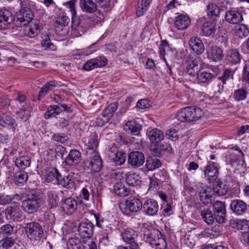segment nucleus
<instances>
[{"label":"nucleus","mask_w":249,"mask_h":249,"mask_svg":"<svg viewBox=\"0 0 249 249\" xmlns=\"http://www.w3.org/2000/svg\"><path fill=\"white\" fill-rule=\"evenodd\" d=\"M143 238L156 249H166L167 248L165 236L159 231H144Z\"/></svg>","instance_id":"nucleus-1"},{"label":"nucleus","mask_w":249,"mask_h":249,"mask_svg":"<svg viewBox=\"0 0 249 249\" xmlns=\"http://www.w3.org/2000/svg\"><path fill=\"white\" fill-rule=\"evenodd\" d=\"M41 198L38 193L32 191L26 195V198L22 201V208L29 214L37 212L40 206Z\"/></svg>","instance_id":"nucleus-2"},{"label":"nucleus","mask_w":249,"mask_h":249,"mask_svg":"<svg viewBox=\"0 0 249 249\" xmlns=\"http://www.w3.org/2000/svg\"><path fill=\"white\" fill-rule=\"evenodd\" d=\"M202 114L200 108L187 107L178 111L176 118L181 122H195L198 120L201 117Z\"/></svg>","instance_id":"nucleus-3"},{"label":"nucleus","mask_w":249,"mask_h":249,"mask_svg":"<svg viewBox=\"0 0 249 249\" xmlns=\"http://www.w3.org/2000/svg\"><path fill=\"white\" fill-rule=\"evenodd\" d=\"M142 203L140 198L131 196L126 199L124 203H121L119 207L124 214L128 215L130 213L140 212L142 209Z\"/></svg>","instance_id":"nucleus-4"},{"label":"nucleus","mask_w":249,"mask_h":249,"mask_svg":"<svg viewBox=\"0 0 249 249\" xmlns=\"http://www.w3.org/2000/svg\"><path fill=\"white\" fill-rule=\"evenodd\" d=\"M94 216L96 226L102 229V237L100 239V242L103 241L105 244H107L109 242L108 235L112 232L113 224L100 214H95Z\"/></svg>","instance_id":"nucleus-5"},{"label":"nucleus","mask_w":249,"mask_h":249,"mask_svg":"<svg viewBox=\"0 0 249 249\" xmlns=\"http://www.w3.org/2000/svg\"><path fill=\"white\" fill-rule=\"evenodd\" d=\"M25 231L28 238L36 242L40 241L43 235L42 228L37 222H32L26 224Z\"/></svg>","instance_id":"nucleus-6"},{"label":"nucleus","mask_w":249,"mask_h":249,"mask_svg":"<svg viewBox=\"0 0 249 249\" xmlns=\"http://www.w3.org/2000/svg\"><path fill=\"white\" fill-rule=\"evenodd\" d=\"M83 166L85 170H89L91 174H95L102 170L103 160L100 155L95 152L93 155L84 161Z\"/></svg>","instance_id":"nucleus-7"},{"label":"nucleus","mask_w":249,"mask_h":249,"mask_svg":"<svg viewBox=\"0 0 249 249\" xmlns=\"http://www.w3.org/2000/svg\"><path fill=\"white\" fill-rule=\"evenodd\" d=\"M213 214L215 221L220 224L226 222L227 211L225 202L216 201L213 205Z\"/></svg>","instance_id":"nucleus-8"},{"label":"nucleus","mask_w":249,"mask_h":249,"mask_svg":"<svg viewBox=\"0 0 249 249\" xmlns=\"http://www.w3.org/2000/svg\"><path fill=\"white\" fill-rule=\"evenodd\" d=\"M200 58L198 57L190 56L187 60L186 73L190 75L192 78L190 80L193 81L196 76L200 71L198 64L200 63Z\"/></svg>","instance_id":"nucleus-9"},{"label":"nucleus","mask_w":249,"mask_h":249,"mask_svg":"<svg viewBox=\"0 0 249 249\" xmlns=\"http://www.w3.org/2000/svg\"><path fill=\"white\" fill-rule=\"evenodd\" d=\"M34 18V14L31 9L28 7L21 8L17 13V22L19 26H26L31 22Z\"/></svg>","instance_id":"nucleus-10"},{"label":"nucleus","mask_w":249,"mask_h":249,"mask_svg":"<svg viewBox=\"0 0 249 249\" xmlns=\"http://www.w3.org/2000/svg\"><path fill=\"white\" fill-rule=\"evenodd\" d=\"M70 108L65 104L49 106L43 116L45 119H50L59 115L62 111L69 112Z\"/></svg>","instance_id":"nucleus-11"},{"label":"nucleus","mask_w":249,"mask_h":249,"mask_svg":"<svg viewBox=\"0 0 249 249\" xmlns=\"http://www.w3.org/2000/svg\"><path fill=\"white\" fill-rule=\"evenodd\" d=\"M145 161V157L143 153L138 151L131 152L127 159L128 164L134 168L142 166Z\"/></svg>","instance_id":"nucleus-12"},{"label":"nucleus","mask_w":249,"mask_h":249,"mask_svg":"<svg viewBox=\"0 0 249 249\" xmlns=\"http://www.w3.org/2000/svg\"><path fill=\"white\" fill-rule=\"evenodd\" d=\"M94 226L91 222H81L77 229L78 234L83 239H89L93 234Z\"/></svg>","instance_id":"nucleus-13"},{"label":"nucleus","mask_w":249,"mask_h":249,"mask_svg":"<svg viewBox=\"0 0 249 249\" xmlns=\"http://www.w3.org/2000/svg\"><path fill=\"white\" fill-rule=\"evenodd\" d=\"M107 59L104 56H99L91 59L86 62L83 66V69L87 71H91L96 68H101L106 66Z\"/></svg>","instance_id":"nucleus-14"},{"label":"nucleus","mask_w":249,"mask_h":249,"mask_svg":"<svg viewBox=\"0 0 249 249\" xmlns=\"http://www.w3.org/2000/svg\"><path fill=\"white\" fill-rule=\"evenodd\" d=\"M220 26L216 23V21H210L205 22L201 27V31L203 36L207 37H213L215 32L220 29Z\"/></svg>","instance_id":"nucleus-15"},{"label":"nucleus","mask_w":249,"mask_h":249,"mask_svg":"<svg viewBox=\"0 0 249 249\" xmlns=\"http://www.w3.org/2000/svg\"><path fill=\"white\" fill-rule=\"evenodd\" d=\"M142 208L145 214L154 216L157 214L159 206L157 201L152 198H148L142 203Z\"/></svg>","instance_id":"nucleus-16"},{"label":"nucleus","mask_w":249,"mask_h":249,"mask_svg":"<svg viewBox=\"0 0 249 249\" xmlns=\"http://www.w3.org/2000/svg\"><path fill=\"white\" fill-rule=\"evenodd\" d=\"M206 53L207 58L210 61L218 62L224 57L222 50L216 45L212 46L208 48Z\"/></svg>","instance_id":"nucleus-17"},{"label":"nucleus","mask_w":249,"mask_h":249,"mask_svg":"<svg viewBox=\"0 0 249 249\" xmlns=\"http://www.w3.org/2000/svg\"><path fill=\"white\" fill-rule=\"evenodd\" d=\"M81 160V152L75 149H71L68 156L65 159V164L70 166H75L78 165Z\"/></svg>","instance_id":"nucleus-18"},{"label":"nucleus","mask_w":249,"mask_h":249,"mask_svg":"<svg viewBox=\"0 0 249 249\" xmlns=\"http://www.w3.org/2000/svg\"><path fill=\"white\" fill-rule=\"evenodd\" d=\"M225 18L230 24H236L241 22L243 20L242 12L238 10H230L225 13Z\"/></svg>","instance_id":"nucleus-19"},{"label":"nucleus","mask_w":249,"mask_h":249,"mask_svg":"<svg viewBox=\"0 0 249 249\" xmlns=\"http://www.w3.org/2000/svg\"><path fill=\"white\" fill-rule=\"evenodd\" d=\"M0 125L2 127L6 128L15 132L18 124L16 120L13 117L4 113H0Z\"/></svg>","instance_id":"nucleus-20"},{"label":"nucleus","mask_w":249,"mask_h":249,"mask_svg":"<svg viewBox=\"0 0 249 249\" xmlns=\"http://www.w3.org/2000/svg\"><path fill=\"white\" fill-rule=\"evenodd\" d=\"M219 165L214 162H210L205 167L204 174L205 177L207 178L210 182L214 181L218 175Z\"/></svg>","instance_id":"nucleus-21"},{"label":"nucleus","mask_w":249,"mask_h":249,"mask_svg":"<svg viewBox=\"0 0 249 249\" xmlns=\"http://www.w3.org/2000/svg\"><path fill=\"white\" fill-rule=\"evenodd\" d=\"M197 191L199 194V200L206 205L212 203V191L210 188L207 186H200Z\"/></svg>","instance_id":"nucleus-22"},{"label":"nucleus","mask_w":249,"mask_h":249,"mask_svg":"<svg viewBox=\"0 0 249 249\" xmlns=\"http://www.w3.org/2000/svg\"><path fill=\"white\" fill-rule=\"evenodd\" d=\"M231 211L236 215H241L246 213L248 208L246 203L241 199H234L230 204Z\"/></svg>","instance_id":"nucleus-23"},{"label":"nucleus","mask_w":249,"mask_h":249,"mask_svg":"<svg viewBox=\"0 0 249 249\" xmlns=\"http://www.w3.org/2000/svg\"><path fill=\"white\" fill-rule=\"evenodd\" d=\"M121 237L123 241L129 245L139 247L136 241L137 234L135 231L131 229H126L124 230L121 233Z\"/></svg>","instance_id":"nucleus-24"},{"label":"nucleus","mask_w":249,"mask_h":249,"mask_svg":"<svg viewBox=\"0 0 249 249\" xmlns=\"http://www.w3.org/2000/svg\"><path fill=\"white\" fill-rule=\"evenodd\" d=\"M79 5L81 11L86 14H92L98 10L97 3L93 0H79Z\"/></svg>","instance_id":"nucleus-25"},{"label":"nucleus","mask_w":249,"mask_h":249,"mask_svg":"<svg viewBox=\"0 0 249 249\" xmlns=\"http://www.w3.org/2000/svg\"><path fill=\"white\" fill-rule=\"evenodd\" d=\"M206 11L207 16L211 20L217 21L220 17V7L215 3L209 2L207 5Z\"/></svg>","instance_id":"nucleus-26"},{"label":"nucleus","mask_w":249,"mask_h":249,"mask_svg":"<svg viewBox=\"0 0 249 249\" xmlns=\"http://www.w3.org/2000/svg\"><path fill=\"white\" fill-rule=\"evenodd\" d=\"M174 24L178 30H185L190 25L191 19L186 15L180 14L176 17Z\"/></svg>","instance_id":"nucleus-27"},{"label":"nucleus","mask_w":249,"mask_h":249,"mask_svg":"<svg viewBox=\"0 0 249 249\" xmlns=\"http://www.w3.org/2000/svg\"><path fill=\"white\" fill-rule=\"evenodd\" d=\"M189 44L192 50L196 54H201L204 52V45L199 38L192 37L189 41Z\"/></svg>","instance_id":"nucleus-28"},{"label":"nucleus","mask_w":249,"mask_h":249,"mask_svg":"<svg viewBox=\"0 0 249 249\" xmlns=\"http://www.w3.org/2000/svg\"><path fill=\"white\" fill-rule=\"evenodd\" d=\"M241 55L236 49H231L228 51L226 55L227 64L230 65H235L241 61Z\"/></svg>","instance_id":"nucleus-29"},{"label":"nucleus","mask_w":249,"mask_h":249,"mask_svg":"<svg viewBox=\"0 0 249 249\" xmlns=\"http://www.w3.org/2000/svg\"><path fill=\"white\" fill-rule=\"evenodd\" d=\"M214 77V75L212 73L207 71H199L193 81L199 84H208Z\"/></svg>","instance_id":"nucleus-30"},{"label":"nucleus","mask_w":249,"mask_h":249,"mask_svg":"<svg viewBox=\"0 0 249 249\" xmlns=\"http://www.w3.org/2000/svg\"><path fill=\"white\" fill-rule=\"evenodd\" d=\"M171 150L172 147L170 144L166 142L160 143L159 142L156 143V144L151 147L152 153L156 157L160 156L165 151L170 152Z\"/></svg>","instance_id":"nucleus-31"},{"label":"nucleus","mask_w":249,"mask_h":249,"mask_svg":"<svg viewBox=\"0 0 249 249\" xmlns=\"http://www.w3.org/2000/svg\"><path fill=\"white\" fill-rule=\"evenodd\" d=\"M77 203L76 200L71 197L67 198L62 204V209L68 214L73 213L76 209Z\"/></svg>","instance_id":"nucleus-32"},{"label":"nucleus","mask_w":249,"mask_h":249,"mask_svg":"<svg viewBox=\"0 0 249 249\" xmlns=\"http://www.w3.org/2000/svg\"><path fill=\"white\" fill-rule=\"evenodd\" d=\"M142 129V125L138 122L129 121L124 126V130L132 135H138Z\"/></svg>","instance_id":"nucleus-33"},{"label":"nucleus","mask_w":249,"mask_h":249,"mask_svg":"<svg viewBox=\"0 0 249 249\" xmlns=\"http://www.w3.org/2000/svg\"><path fill=\"white\" fill-rule=\"evenodd\" d=\"M32 110L31 102H26L25 105L21 106L18 110L16 112L20 119L23 121H27L31 117V112Z\"/></svg>","instance_id":"nucleus-34"},{"label":"nucleus","mask_w":249,"mask_h":249,"mask_svg":"<svg viewBox=\"0 0 249 249\" xmlns=\"http://www.w3.org/2000/svg\"><path fill=\"white\" fill-rule=\"evenodd\" d=\"M118 108V103L114 102L108 105L103 111V123H107L114 115Z\"/></svg>","instance_id":"nucleus-35"},{"label":"nucleus","mask_w":249,"mask_h":249,"mask_svg":"<svg viewBox=\"0 0 249 249\" xmlns=\"http://www.w3.org/2000/svg\"><path fill=\"white\" fill-rule=\"evenodd\" d=\"M28 178L27 173L23 171L19 170L17 171L14 175L13 180L15 184L19 187L23 186Z\"/></svg>","instance_id":"nucleus-36"},{"label":"nucleus","mask_w":249,"mask_h":249,"mask_svg":"<svg viewBox=\"0 0 249 249\" xmlns=\"http://www.w3.org/2000/svg\"><path fill=\"white\" fill-rule=\"evenodd\" d=\"M13 20V17L10 11L5 9L0 10V29L10 24Z\"/></svg>","instance_id":"nucleus-37"},{"label":"nucleus","mask_w":249,"mask_h":249,"mask_svg":"<svg viewBox=\"0 0 249 249\" xmlns=\"http://www.w3.org/2000/svg\"><path fill=\"white\" fill-rule=\"evenodd\" d=\"M5 215L8 220L17 221L21 216V212L17 207H8L5 211Z\"/></svg>","instance_id":"nucleus-38"},{"label":"nucleus","mask_w":249,"mask_h":249,"mask_svg":"<svg viewBox=\"0 0 249 249\" xmlns=\"http://www.w3.org/2000/svg\"><path fill=\"white\" fill-rule=\"evenodd\" d=\"M57 183L64 187L71 189H75L74 178L70 175L60 177Z\"/></svg>","instance_id":"nucleus-39"},{"label":"nucleus","mask_w":249,"mask_h":249,"mask_svg":"<svg viewBox=\"0 0 249 249\" xmlns=\"http://www.w3.org/2000/svg\"><path fill=\"white\" fill-rule=\"evenodd\" d=\"M113 192L115 195L120 197H125L128 195L130 190L125 186L121 182H118L114 184L113 188Z\"/></svg>","instance_id":"nucleus-40"},{"label":"nucleus","mask_w":249,"mask_h":249,"mask_svg":"<svg viewBox=\"0 0 249 249\" xmlns=\"http://www.w3.org/2000/svg\"><path fill=\"white\" fill-rule=\"evenodd\" d=\"M141 178L138 174L128 172L125 175V181L129 185L133 186L140 185L142 182Z\"/></svg>","instance_id":"nucleus-41"},{"label":"nucleus","mask_w":249,"mask_h":249,"mask_svg":"<svg viewBox=\"0 0 249 249\" xmlns=\"http://www.w3.org/2000/svg\"><path fill=\"white\" fill-rule=\"evenodd\" d=\"M109 160L116 165H122L125 161L126 155L124 152L121 150L116 154H111Z\"/></svg>","instance_id":"nucleus-42"},{"label":"nucleus","mask_w":249,"mask_h":249,"mask_svg":"<svg viewBox=\"0 0 249 249\" xmlns=\"http://www.w3.org/2000/svg\"><path fill=\"white\" fill-rule=\"evenodd\" d=\"M148 136L151 142L157 143L160 142L164 139V134L162 131L158 128H154L148 133Z\"/></svg>","instance_id":"nucleus-43"},{"label":"nucleus","mask_w":249,"mask_h":249,"mask_svg":"<svg viewBox=\"0 0 249 249\" xmlns=\"http://www.w3.org/2000/svg\"><path fill=\"white\" fill-rule=\"evenodd\" d=\"M99 140L98 134L94 132L92 133L89 136V142L86 144L87 149L92 150L94 153L98 146Z\"/></svg>","instance_id":"nucleus-44"},{"label":"nucleus","mask_w":249,"mask_h":249,"mask_svg":"<svg viewBox=\"0 0 249 249\" xmlns=\"http://www.w3.org/2000/svg\"><path fill=\"white\" fill-rule=\"evenodd\" d=\"M200 215L203 220L207 224H213L215 220L214 215L209 208L202 210L200 213Z\"/></svg>","instance_id":"nucleus-45"},{"label":"nucleus","mask_w":249,"mask_h":249,"mask_svg":"<svg viewBox=\"0 0 249 249\" xmlns=\"http://www.w3.org/2000/svg\"><path fill=\"white\" fill-rule=\"evenodd\" d=\"M15 164L18 168L24 170L30 166L31 160L28 156H19L17 158L15 161Z\"/></svg>","instance_id":"nucleus-46"},{"label":"nucleus","mask_w":249,"mask_h":249,"mask_svg":"<svg viewBox=\"0 0 249 249\" xmlns=\"http://www.w3.org/2000/svg\"><path fill=\"white\" fill-rule=\"evenodd\" d=\"M248 94L249 92L246 89L240 88L234 91L232 97L234 101L239 102L245 101L247 98Z\"/></svg>","instance_id":"nucleus-47"},{"label":"nucleus","mask_w":249,"mask_h":249,"mask_svg":"<svg viewBox=\"0 0 249 249\" xmlns=\"http://www.w3.org/2000/svg\"><path fill=\"white\" fill-rule=\"evenodd\" d=\"M152 0H138L136 14L138 17L143 16L148 9Z\"/></svg>","instance_id":"nucleus-48"},{"label":"nucleus","mask_w":249,"mask_h":249,"mask_svg":"<svg viewBox=\"0 0 249 249\" xmlns=\"http://www.w3.org/2000/svg\"><path fill=\"white\" fill-rule=\"evenodd\" d=\"M234 72V71L229 68L226 69L223 71L222 75L218 78V79L221 81L223 84L221 89L223 88V85L226 84L227 81L233 79Z\"/></svg>","instance_id":"nucleus-49"},{"label":"nucleus","mask_w":249,"mask_h":249,"mask_svg":"<svg viewBox=\"0 0 249 249\" xmlns=\"http://www.w3.org/2000/svg\"><path fill=\"white\" fill-rule=\"evenodd\" d=\"M48 203L49 207L52 209L57 206L59 198L56 193L53 190L49 191L47 193Z\"/></svg>","instance_id":"nucleus-50"},{"label":"nucleus","mask_w":249,"mask_h":249,"mask_svg":"<svg viewBox=\"0 0 249 249\" xmlns=\"http://www.w3.org/2000/svg\"><path fill=\"white\" fill-rule=\"evenodd\" d=\"M161 166V162L157 158L150 157L147 159L145 166L147 170L153 171L160 167Z\"/></svg>","instance_id":"nucleus-51"},{"label":"nucleus","mask_w":249,"mask_h":249,"mask_svg":"<svg viewBox=\"0 0 249 249\" xmlns=\"http://www.w3.org/2000/svg\"><path fill=\"white\" fill-rule=\"evenodd\" d=\"M228 187L225 184L221 182H217L213 185V192L218 196H222L226 194Z\"/></svg>","instance_id":"nucleus-52"},{"label":"nucleus","mask_w":249,"mask_h":249,"mask_svg":"<svg viewBox=\"0 0 249 249\" xmlns=\"http://www.w3.org/2000/svg\"><path fill=\"white\" fill-rule=\"evenodd\" d=\"M70 19L68 17L63 16L57 18L54 24L56 32L62 31L69 23Z\"/></svg>","instance_id":"nucleus-53"},{"label":"nucleus","mask_w":249,"mask_h":249,"mask_svg":"<svg viewBox=\"0 0 249 249\" xmlns=\"http://www.w3.org/2000/svg\"><path fill=\"white\" fill-rule=\"evenodd\" d=\"M58 82L55 80H51L47 82L41 89L39 93V96H44L49 91L56 87Z\"/></svg>","instance_id":"nucleus-54"},{"label":"nucleus","mask_w":249,"mask_h":249,"mask_svg":"<svg viewBox=\"0 0 249 249\" xmlns=\"http://www.w3.org/2000/svg\"><path fill=\"white\" fill-rule=\"evenodd\" d=\"M39 33L38 24L35 23L33 26L26 27L24 29L25 35L29 37H34L37 35Z\"/></svg>","instance_id":"nucleus-55"},{"label":"nucleus","mask_w":249,"mask_h":249,"mask_svg":"<svg viewBox=\"0 0 249 249\" xmlns=\"http://www.w3.org/2000/svg\"><path fill=\"white\" fill-rule=\"evenodd\" d=\"M236 34L240 37H245L249 34V29L245 24H240L236 27Z\"/></svg>","instance_id":"nucleus-56"},{"label":"nucleus","mask_w":249,"mask_h":249,"mask_svg":"<svg viewBox=\"0 0 249 249\" xmlns=\"http://www.w3.org/2000/svg\"><path fill=\"white\" fill-rule=\"evenodd\" d=\"M238 230L241 231L243 236L246 233H249V221L243 220L237 223Z\"/></svg>","instance_id":"nucleus-57"},{"label":"nucleus","mask_w":249,"mask_h":249,"mask_svg":"<svg viewBox=\"0 0 249 249\" xmlns=\"http://www.w3.org/2000/svg\"><path fill=\"white\" fill-rule=\"evenodd\" d=\"M41 44L42 47H43L44 49H53L54 45L51 42L48 35H45L42 36V40Z\"/></svg>","instance_id":"nucleus-58"},{"label":"nucleus","mask_w":249,"mask_h":249,"mask_svg":"<svg viewBox=\"0 0 249 249\" xmlns=\"http://www.w3.org/2000/svg\"><path fill=\"white\" fill-rule=\"evenodd\" d=\"M61 176V174L56 168H53L49 172L48 179L50 181L55 180V181L58 182Z\"/></svg>","instance_id":"nucleus-59"},{"label":"nucleus","mask_w":249,"mask_h":249,"mask_svg":"<svg viewBox=\"0 0 249 249\" xmlns=\"http://www.w3.org/2000/svg\"><path fill=\"white\" fill-rule=\"evenodd\" d=\"M159 49L160 57H163L167 52L170 50L171 48L167 41L165 40L161 41Z\"/></svg>","instance_id":"nucleus-60"},{"label":"nucleus","mask_w":249,"mask_h":249,"mask_svg":"<svg viewBox=\"0 0 249 249\" xmlns=\"http://www.w3.org/2000/svg\"><path fill=\"white\" fill-rule=\"evenodd\" d=\"M242 79L244 84H249V63L245 64L244 66Z\"/></svg>","instance_id":"nucleus-61"},{"label":"nucleus","mask_w":249,"mask_h":249,"mask_svg":"<svg viewBox=\"0 0 249 249\" xmlns=\"http://www.w3.org/2000/svg\"><path fill=\"white\" fill-rule=\"evenodd\" d=\"M14 241L11 237L2 239L0 241V246L4 249H8L14 245Z\"/></svg>","instance_id":"nucleus-62"},{"label":"nucleus","mask_w":249,"mask_h":249,"mask_svg":"<svg viewBox=\"0 0 249 249\" xmlns=\"http://www.w3.org/2000/svg\"><path fill=\"white\" fill-rule=\"evenodd\" d=\"M52 138L54 141L61 143H63L68 140V136L64 133H55Z\"/></svg>","instance_id":"nucleus-63"},{"label":"nucleus","mask_w":249,"mask_h":249,"mask_svg":"<svg viewBox=\"0 0 249 249\" xmlns=\"http://www.w3.org/2000/svg\"><path fill=\"white\" fill-rule=\"evenodd\" d=\"M13 232V227L10 224H5L0 228V233L10 235Z\"/></svg>","instance_id":"nucleus-64"}]
</instances>
